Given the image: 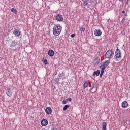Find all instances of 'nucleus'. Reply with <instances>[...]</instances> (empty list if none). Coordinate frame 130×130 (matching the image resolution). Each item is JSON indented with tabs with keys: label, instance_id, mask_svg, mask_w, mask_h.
Instances as JSON below:
<instances>
[{
	"label": "nucleus",
	"instance_id": "28",
	"mask_svg": "<svg viewBox=\"0 0 130 130\" xmlns=\"http://www.w3.org/2000/svg\"><path fill=\"white\" fill-rule=\"evenodd\" d=\"M122 14H125V11H122Z\"/></svg>",
	"mask_w": 130,
	"mask_h": 130
},
{
	"label": "nucleus",
	"instance_id": "8",
	"mask_svg": "<svg viewBox=\"0 0 130 130\" xmlns=\"http://www.w3.org/2000/svg\"><path fill=\"white\" fill-rule=\"evenodd\" d=\"M42 126H46L48 124V121L46 119H43L41 122Z\"/></svg>",
	"mask_w": 130,
	"mask_h": 130
},
{
	"label": "nucleus",
	"instance_id": "19",
	"mask_svg": "<svg viewBox=\"0 0 130 130\" xmlns=\"http://www.w3.org/2000/svg\"><path fill=\"white\" fill-rule=\"evenodd\" d=\"M84 87L85 88H87L88 87V82L87 81H85L84 83Z\"/></svg>",
	"mask_w": 130,
	"mask_h": 130
},
{
	"label": "nucleus",
	"instance_id": "24",
	"mask_svg": "<svg viewBox=\"0 0 130 130\" xmlns=\"http://www.w3.org/2000/svg\"><path fill=\"white\" fill-rule=\"evenodd\" d=\"M67 102H68V101H67V99L64 100L62 101L63 104H67Z\"/></svg>",
	"mask_w": 130,
	"mask_h": 130
},
{
	"label": "nucleus",
	"instance_id": "1",
	"mask_svg": "<svg viewBox=\"0 0 130 130\" xmlns=\"http://www.w3.org/2000/svg\"><path fill=\"white\" fill-rule=\"evenodd\" d=\"M62 31V27L60 24H56L53 28V34L55 36H58Z\"/></svg>",
	"mask_w": 130,
	"mask_h": 130
},
{
	"label": "nucleus",
	"instance_id": "15",
	"mask_svg": "<svg viewBox=\"0 0 130 130\" xmlns=\"http://www.w3.org/2000/svg\"><path fill=\"white\" fill-rule=\"evenodd\" d=\"M100 75V70H97L96 71H94L93 74V76H96L98 77Z\"/></svg>",
	"mask_w": 130,
	"mask_h": 130
},
{
	"label": "nucleus",
	"instance_id": "10",
	"mask_svg": "<svg viewBox=\"0 0 130 130\" xmlns=\"http://www.w3.org/2000/svg\"><path fill=\"white\" fill-rule=\"evenodd\" d=\"M121 106L123 108H126L128 106V103H127V101H125L122 102Z\"/></svg>",
	"mask_w": 130,
	"mask_h": 130
},
{
	"label": "nucleus",
	"instance_id": "13",
	"mask_svg": "<svg viewBox=\"0 0 130 130\" xmlns=\"http://www.w3.org/2000/svg\"><path fill=\"white\" fill-rule=\"evenodd\" d=\"M48 55H49V56H51V57L53 56V55H54V51H53V50H49Z\"/></svg>",
	"mask_w": 130,
	"mask_h": 130
},
{
	"label": "nucleus",
	"instance_id": "17",
	"mask_svg": "<svg viewBox=\"0 0 130 130\" xmlns=\"http://www.w3.org/2000/svg\"><path fill=\"white\" fill-rule=\"evenodd\" d=\"M11 12H12V13H14V14H18V11H17V10L14 8L11 9Z\"/></svg>",
	"mask_w": 130,
	"mask_h": 130
},
{
	"label": "nucleus",
	"instance_id": "11",
	"mask_svg": "<svg viewBox=\"0 0 130 130\" xmlns=\"http://www.w3.org/2000/svg\"><path fill=\"white\" fill-rule=\"evenodd\" d=\"M6 95L8 97H12V90H11V88L7 89Z\"/></svg>",
	"mask_w": 130,
	"mask_h": 130
},
{
	"label": "nucleus",
	"instance_id": "21",
	"mask_svg": "<svg viewBox=\"0 0 130 130\" xmlns=\"http://www.w3.org/2000/svg\"><path fill=\"white\" fill-rule=\"evenodd\" d=\"M84 6H87L88 5V2L87 1H83Z\"/></svg>",
	"mask_w": 130,
	"mask_h": 130
},
{
	"label": "nucleus",
	"instance_id": "25",
	"mask_svg": "<svg viewBox=\"0 0 130 130\" xmlns=\"http://www.w3.org/2000/svg\"><path fill=\"white\" fill-rule=\"evenodd\" d=\"M75 36H76V34H72L71 35V37H72V38H74V37H75Z\"/></svg>",
	"mask_w": 130,
	"mask_h": 130
},
{
	"label": "nucleus",
	"instance_id": "3",
	"mask_svg": "<svg viewBox=\"0 0 130 130\" xmlns=\"http://www.w3.org/2000/svg\"><path fill=\"white\" fill-rule=\"evenodd\" d=\"M113 54H114V53H113V51H112V50H109L106 53L105 57L108 59H110V58H111V57L113 56Z\"/></svg>",
	"mask_w": 130,
	"mask_h": 130
},
{
	"label": "nucleus",
	"instance_id": "18",
	"mask_svg": "<svg viewBox=\"0 0 130 130\" xmlns=\"http://www.w3.org/2000/svg\"><path fill=\"white\" fill-rule=\"evenodd\" d=\"M69 107H70V105H66L63 108V111H66V110H67V109H68Z\"/></svg>",
	"mask_w": 130,
	"mask_h": 130
},
{
	"label": "nucleus",
	"instance_id": "16",
	"mask_svg": "<svg viewBox=\"0 0 130 130\" xmlns=\"http://www.w3.org/2000/svg\"><path fill=\"white\" fill-rule=\"evenodd\" d=\"M86 30V28L85 27H84V26H82L80 28V32L82 33H84V32H85V31Z\"/></svg>",
	"mask_w": 130,
	"mask_h": 130
},
{
	"label": "nucleus",
	"instance_id": "29",
	"mask_svg": "<svg viewBox=\"0 0 130 130\" xmlns=\"http://www.w3.org/2000/svg\"><path fill=\"white\" fill-rule=\"evenodd\" d=\"M119 2H124V0H119Z\"/></svg>",
	"mask_w": 130,
	"mask_h": 130
},
{
	"label": "nucleus",
	"instance_id": "5",
	"mask_svg": "<svg viewBox=\"0 0 130 130\" xmlns=\"http://www.w3.org/2000/svg\"><path fill=\"white\" fill-rule=\"evenodd\" d=\"M55 19L58 22H62L63 21V17L61 14H57Z\"/></svg>",
	"mask_w": 130,
	"mask_h": 130
},
{
	"label": "nucleus",
	"instance_id": "22",
	"mask_svg": "<svg viewBox=\"0 0 130 130\" xmlns=\"http://www.w3.org/2000/svg\"><path fill=\"white\" fill-rule=\"evenodd\" d=\"M44 63L45 64H48V62H47V60L46 59H45L43 61Z\"/></svg>",
	"mask_w": 130,
	"mask_h": 130
},
{
	"label": "nucleus",
	"instance_id": "20",
	"mask_svg": "<svg viewBox=\"0 0 130 130\" xmlns=\"http://www.w3.org/2000/svg\"><path fill=\"white\" fill-rule=\"evenodd\" d=\"M103 74H104V71H101V74H100V78H102V76H103Z\"/></svg>",
	"mask_w": 130,
	"mask_h": 130
},
{
	"label": "nucleus",
	"instance_id": "26",
	"mask_svg": "<svg viewBox=\"0 0 130 130\" xmlns=\"http://www.w3.org/2000/svg\"><path fill=\"white\" fill-rule=\"evenodd\" d=\"M66 100H67V101H70V102H71V101H72V98H68V99H66Z\"/></svg>",
	"mask_w": 130,
	"mask_h": 130
},
{
	"label": "nucleus",
	"instance_id": "14",
	"mask_svg": "<svg viewBox=\"0 0 130 130\" xmlns=\"http://www.w3.org/2000/svg\"><path fill=\"white\" fill-rule=\"evenodd\" d=\"M107 123L106 122H103L102 123V130H106Z\"/></svg>",
	"mask_w": 130,
	"mask_h": 130
},
{
	"label": "nucleus",
	"instance_id": "6",
	"mask_svg": "<svg viewBox=\"0 0 130 130\" xmlns=\"http://www.w3.org/2000/svg\"><path fill=\"white\" fill-rule=\"evenodd\" d=\"M94 34L95 36H101V35H102V31H101V30L100 29H95Z\"/></svg>",
	"mask_w": 130,
	"mask_h": 130
},
{
	"label": "nucleus",
	"instance_id": "4",
	"mask_svg": "<svg viewBox=\"0 0 130 130\" xmlns=\"http://www.w3.org/2000/svg\"><path fill=\"white\" fill-rule=\"evenodd\" d=\"M109 63H110V61H109V60H107L105 61L102 65H101L100 67V69H102L101 71H103V72H104V70H105V68H106V67H107V66H108Z\"/></svg>",
	"mask_w": 130,
	"mask_h": 130
},
{
	"label": "nucleus",
	"instance_id": "23",
	"mask_svg": "<svg viewBox=\"0 0 130 130\" xmlns=\"http://www.w3.org/2000/svg\"><path fill=\"white\" fill-rule=\"evenodd\" d=\"M125 21V19L124 18H123L122 19L121 22L122 23V24L123 25L124 24V21Z\"/></svg>",
	"mask_w": 130,
	"mask_h": 130
},
{
	"label": "nucleus",
	"instance_id": "2",
	"mask_svg": "<svg viewBox=\"0 0 130 130\" xmlns=\"http://www.w3.org/2000/svg\"><path fill=\"white\" fill-rule=\"evenodd\" d=\"M121 52L119 49V48H117V49L116 50L115 53L114 58L116 61H119V60L121 59Z\"/></svg>",
	"mask_w": 130,
	"mask_h": 130
},
{
	"label": "nucleus",
	"instance_id": "12",
	"mask_svg": "<svg viewBox=\"0 0 130 130\" xmlns=\"http://www.w3.org/2000/svg\"><path fill=\"white\" fill-rule=\"evenodd\" d=\"M13 34L15 35V36H17V37H20V31H19L18 29H15L13 31Z\"/></svg>",
	"mask_w": 130,
	"mask_h": 130
},
{
	"label": "nucleus",
	"instance_id": "27",
	"mask_svg": "<svg viewBox=\"0 0 130 130\" xmlns=\"http://www.w3.org/2000/svg\"><path fill=\"white\" fill-rule=\"evenodd\" d=\"M129 2V0H127L126 2V5H128Z\"/></svg>",
	"mask_w": 130,
	"mask_h": 130
},
{
	"label": "nucleus",
	"instance_id": "9",
	"mask_svg": "<svg viewBox=\"0 0 130 130\" xmlns=\"http://www.w3.org/2000/svg\"><path fill=\"white\" fill-rule=\"evenodd\" d=\"M45 112L47 114H51V113H52V110L51 109V108L49 107L46 108Z\"/></svg>",
	"mask_w": 130,
	"mask_h": 130
},
{
	"label": "nucleus",
	"instance_id": "7",
	"mask_svg": "<svg viewBox=\"0 0 130 130\" xmlns=\"http://www.w3.org/2000/svg\"><path fill=\"white\" fill-rule=\"evenodd\" d=\"M100 63V58L96 57L93 60V65L94 66H98Z\"/></svg>",
	"mask_w": 130,
	"mask_h": 130
}]
</instances>
